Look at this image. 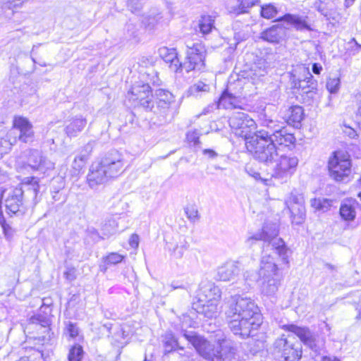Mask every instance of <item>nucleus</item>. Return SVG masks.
Segmentation results:
<instances>
[{
	"label": "nucleus",
	"instance_id": "obj_1",
	"mask_svg": "<svg viewBox=\"0 0 361 361\" xmlns=\"http://www.w3.org/2000/svg\"><path fill=\"white\" fill-rule=\"evenodd\" d=\"M222 307L231 331L243 338L249 337L262 323L257 305L249 298L231 295L225 298Z\"/></svg>",
	"mask_w": 361,
	"mask_h": 361
},
{
	"label": "nucleus",
	"instance_id": "obj_2",
	"mask_svg": "<svg viewBox=\"0 0 361 361\" xmlns=\"http://www.w3.org/2000/svg\"><path fill=\"white\" fill-rule=\"evenodd\" d=\"M245 281L250 286L249 282L262 279L260 290L267 296H274L277 293L283 276L279 273V269L270 255H263L261 259L260 268L257 274L247 271L244 273Z\"/></svg>",
	"mask_w": 361,
	"mask_h": 361
},
{
	"label": "nucleus",
	"instance_id": "obj_3",
	"mask_svg": "<svg viewBox=\"0 0 361 361\" xmlns=\"http://www.w3.org/2000/svg\"><path fill=\"white\" fill-rule=\"evenodd\" d=\"M279 226L276 223L266 222L261 231H258L247 237L245 244L251 247L256 241L262 240L267 243V246L271 245L272 249L281 258L282 263L288 265L289 264L290 250L287 247L282 238H278Z\"/></svg>",
	"mask_w": 361,
	"mask_h": 361
},
{
	"label": "nucleus",
	"instance_id": "obj_4",
	"mask_svg": "<svg viewBox=\"0 0 361 361\" xmlns=\"http://www.w3.org/2000/svg\"><path fill=\"white\" fill-rule=\"evenodd\" d=\"M259 122L262 128L251 137L274 140L279 142V146L288 147L295 142L293 135L288 133L278 121L269 118L266 114H261Z\"/></svg>",
	"mask_w": 361,
	"mask_h": 361
},
{
	"label": "nucleus",
	"instance_id": "obj_5",
	"mask_svg": "<svg viewBox=\"0 0 361 361\" xmlns=\"http://www.w3.org/2000/svg\"><path fill=\"white\" fill-rule=\"evenodd\" d=\"M245 145L254 158L267 166L273 164L279 158L280 146L274 140L250 137Z\"/></svg>",
	"mask_w": 361,
	"mask_h": 361
},
{
	"label": "nucleus",
	"instance_id": "obj_6",
	"mask_svg": "<svg viewBox=\"0 0 361 361\" xmlns=\"http://www.w3.org/2000/svg\"><path fill=\"white\" fill-rule=\"evenodd\" d=\"M183 336L205 360L209 361H221L219 342L215 346L202 337L197 336L193 331L187 332L185 331Z\"/></svg>",
	"mask_w": 361,
	"mask_h": 361
},
{
	"label": "nucleus",
	"instance_id": "obj_7",
	"mask_svg": "<svg viewBox=\"0 0 361 361\" xmlns=\"http://www.w3.org/2000/svg\"><path fill=\"white\" fill-rule=\"evenodd\" d=\"M186 47V60L182 63L181 69H185L188 73L193 70L200 71L204 68L206 56L204 46L200 42L188 41Z\"/></svg>",
	"mask_w": 361,
	"mask_h": 361
},
{
	"label": "nucleus",
	"instance_id": "obj_8",
	"mask_svg": "<svg viewBox=\"0 0 361 361\" xmlns=\"http://www.w3.org/2000/svg\"><path fill=\"white\" fill-rule=\"evenodd\" d=\"M298 161V157L293 155H279L272 177L281 183H286L296 171Z\"/></svg>",
	"mask_w": 361,
	"mask_h": 361
},
{
	"label": "nucleus",
	"instance_id": "obj_9",
	"mask_svg": "<svg viewBox=\"0 0 361 361\" xmlns=\"http://www.w3.org/2000/svg\"><path fill=\"white\" fill-rule=\"evenodd\" d=\"M229 126L232 132L238 137H244L246 141L251 131L255 129L256 123L248 114L238 111L233 113L229 118Z\"/></svg>",
	"mask_w": 361,
	"mask_h": 361
},
{
	"label": "nucleus",
	"instance_id": "obj_10",
	"mask_svg": "<svg viewBox=\"0 0 361 361\" xmlns=\"http://www.w3.org/2000/svg\"><path fill=\"white\" fill-rule=\"evenodd\" d=\"M328 168L330 176L336 181L345 180L351 173L350 161L337 152L329 158Z\"/></svg>",
	"mask_w": 361,
	"mask_h": 361
},
{
	"label": "nucleus",
	"instance_id": "obj_11",
	"mask_svg": "<svg viewBox=\"0 0 361 361\" xmlns=\"http://www.w3.org/2000/svg\"><path fill=\"white\" fill-rule=\"evenodd\" d=\"M99 162L111 179L118 177L125 170L123 155L116 149L106 153Z\"/></svg>",
	"mask_w": 361,
	"mask_h": 361
},
{
	"label": "nucleus",
	"instance_id": "obj_12",
	"mask_svg": "<svg viewBox=\"0 0 361 361\" xmlns=\"http://www.w3.org/2000/svg\"><path fill=\"white\" fill-rule=\"evenodd\" d=\"M243 88H235V84H229L222 92L218 103V108L225 109H243Z\"/></svg>",
	"mask_w": 361,
	"mask_h": 361
},
{
	"label": "nucleus",
	"instance_id": "obj_13",
	"mask_svg": "<svg viewBox=\"0 0 361 361\" xmlns=\"http://www.w3.org/2000/svg\"><path fill=\"white\" fill-rule=\"evenodd\" d=\"M130 100L137 102V105H140L146 111H152L154 106V102L149 84L134 85L128 92Z\"/></svg>",
	"mask_w": 361,
	"mask_h": 361
},
{
	"label": "nucleus",
	"instance_id": "obj_14",
	"mask_svg": "<svg viewBox=\"0 0 361 361\" xmlns=\"http://www.w3.org/2000/svg\"><path fill=\"white\" fill-rule=\"evenodd\" d=\"M283 328L296 335L305 345L312 350L317 351L319 348L318 336L312 332L309 328L298 326L295 324L285 325Z\"/></svg>",
	"mask_w": 361,
	"mask_h": 361
},
{
	"label": "nucleus",
	"instance_id": "obj_15",
	"mask_svg": "<svg viewBox=\"0 0 361 361\" xmlns=\"http://www.w3.org/2000/svg\"><path fill=\"white\" fill-rule=\"evenodd\" d=\"M16 134H18V139L23 142H27L32 140L34 135L32 126L26 118L15 117L13 129L11 130L8 135L11 136V135H16Z\"/></svg>",
	"mask_w": 361,
	"mask_h": 361
},
{
	"label": "nucleus",
	"instance_id": "obj_16",
	"mask_svg": "<svg viewBox=\"0 0 361 361\" xmlns=\"http://www.w3.org/2000/svg\"><path fill=\"white\" fill-rule=\"evenodd\" d=\"M110 179L100 162L92 164L87 176V182L90 188L97 189L99 185L105 184Z\"/></svg>",
	"mask_w": 361,
	"mask_h": 361
},
{
	"label": "nucleus",
	"instance_id": "obj_17",
	"mask_svg": "<svg viewBox=\"0 0 361 361\" xmlns=\"http://www.w3.org/2000/svg\"><path fill=\"white\" fill-rule=\"evenodd\" d=\"M221 295V293L219 288L214 283L210 281L202 282L197 293V302H219Z\"/></svg>",
	"mask_w": 361,
	"mask_h": 361
},
{
	"label": "nucleus",
	"instance_id": "obj_18",
	"mask_svg": "<svg viewBox=\"0 0 361 361\" xmlns=\"http://www.w3.org/2000/svg\"><path fill=\"white\" fill-rule=\"evenodd\" d=\"M240 269L237 262L229 261L217 269L216 279L222 281L234 282L239 276Z\"/></svg>",
	"mask_w": 361,
	"mask_h": 361
},
{
	"label": "nucleus",
	"instance_id": "obj_19",
	"mask_svg": "<svg viewBox=\"0 0 361 361\" xmlns=\"http://www.w3.org/2000/svg\"><path fill=\"white\" fill-rule=\"evenodd\" d=\"M27 164L32 169L40 171L43 173L54 167V164L43 157L41 152L37 149L30 151Z\"/></svg>",
	"mask_w": 361,
	"mask_h": 361
},
{
	"label": "nucleus",
	"instance_id": "obj_20",
	"mask_svg": "<svg viewBox=\"0 0 361 361\" xmlns=\"http://www.w3.org/2000/svg\"><path fill=\"white\" fill-rule=\"evenodd\" d=\"M306 19L307 17L286 13L274 20V22L283 23L287 25H293L295 30L299 31L311 30L310 25L307 23Z\"/></svg>",
	"mask_w": 361,
	"mask_h": 361
},
{
	"label": "nucleus",
	"instance_id": "obj_21",
	"mask_svg": "<svg viewBox=\"0 0 361 361\" xmlns=\"http://www.w3.org/2000/svg\"><path fill=\"white\" fill-rule=\"evenodd\" d=\"M23 191L21 189L15 188L12 194L6 200V207L8 213L13 214H23Z\"/></svg>",
	"mask_w": 361,
	"mask_h": 361
},
{
	"label": "nucleus",
	"instance_id": "obj_22",
	"mask_svg": "<svg viewBox=\"0 0 361 361\" xmlns=\"http://www.w3.org/2000/svg\"><path fill=\"white\" fill-rule=\"evenodd\" d=\"M160 56L168 64L169 68L173 72L181 69L182 63L179 61L178 54L175 49L164 47L159 49Z\"/></svg>",
	"mask_w": 361,
	"mask_h": 361
},
{
	"label": "nucleus",
	"instance_id": "obj_23",
	"mask_svg": "<svg viewBox=\"0 0 361 361\" xmlns=\"http://www.w3.org/2000/svg\"><path fill=\"white\" fill-rule=\"evenodd\" d=\"M188 247L189 243L183 235H178L174 242L167 243V249L176 259H181Z\"/></svg>",
	"mask_w": 361,
	"mask_h": 361
},
{
	"label": "nucleus",
	"instance_id": "obj_24",
	"mask_svg": "<svg viewBox=\"0 0 361 361\" xmlns=\"http://www.w3.org/2000/svg\"><path fill=\"white\" fill-rule=\"evenodd\" d=\"M193 308L199 314L209 319L216 318L219 313V302H197L193 304Z\"/></svg>",
	"mask_w": 361,
	"mask_h": 361
},
{
	"label": "nucleus",
	"instance_id": "obj_25",
	"mask_svg": "<svg viewBox=\"0 0 361 361\" xmlns=\"http://www.w3.org/2000/svg\"><path fill=\"white\" fill-rule=\"evenodd\" d=\"M86 125V118H83L82 116H76L68 121L65 128V132L68 137H76L82 131Z\"/></svg>",
	"mask_w": 361,
	"mask_h": 361
},
{
	"label": "nucleus",
	"instance_id": "obj_26",
	"mask_svg": "<svg viewBox=\"0 0 361 361\" xmlns=\"http://www.w3.org/2000/svg\"><path fill=\"white\" fill-rule=\"evenodd\" d=\"M304 111L302 106L295 105L290 106L284 115V118L289 125H292L295 128L300 126V123L303 119Z\"/></svg>",
	"mask_w": 361,
	"mask_h": 361
},
{
	"label": "nucleus",
	"instance_id": "obj_27",
	"mask_svg": "<svg viewBox=\"0 0 361 361\" xmlns=\"http://www.w3.org/2000/svg\"><path fill=\"white\" fill-rule=\"evenodd\" d=\"M298 70L300 73H302V74H306V79H307V85L305 86H302V92L301 94H306L309 97H312L317 90V81L314 79L312 75L309 71V68L305 66L304 65H299Z\"/></svg>",
	"mask_w": 361,
	"mask_h": 361
},
{
	"label": "nucleus",
	"instance_id": "obj_28",
	"mask_svg": "<svg viewBox=\"0 0 361 361\" xmlns=\"http://www.w3.org/2000/svg\"><path fill=\"white\" fill-rule=\"evenodd\" d=\"M219 351H221V361H231L235 358L236 348L231 340H219Z\"/></svg>",
	"mask_w": 361,
	"mask_h": 361
},
{
	"label": "nucleus",
	"instance_id": "obj_29",
	"mask_svg": "<svg viewBox=\"0 0 361 361\" xmlns=\"http://www.w3.org/2000/svg\"><path fill=\"white\" fill-rule=\"evenodd\" d=\"M87 160V156L86 154H80L75 157L66 177H69L72 180H77Z\"/></svg>",
	"mask_w": 361,
	"mask_h": 361
},
{
	"label": "nucleus",
	"instance_id": "obj_30",
	"mask_svg": "<svg viewBox=\"0 0 361 361\" xmlns=\"http://www.w3.org/2000/svg\"><path fill=\"white\" fill-rule=\"evenodd\" d=\"M302 357V350L299 346L290 341L289 347L283 353V357H279L276 360L279 361H299Z\"/></svg>",
	"mask_w": 361,
	"mask_h": 361
},
{
	"label": "nucleus",
	"instance_id": "obj_31",
	"mask_svg": "<svg viewBox=\"0 0 361 361\" xmlns=\"http://www.w3.org/2000/svg\"><path fill=\"white\" fill-rule=\"evenodd\" d=\"M290 341L286 335H282L276 338L271 347V353L276 359L279 357H283V353L286 350V348L289 347Z\"/></svg>",
	"mask_w": 361,
	"mask_h": 361
},
{
	"label": "nucleus",
	"instance_id": "obj_32",
	"mask_svg": "<svg viewBox=\"0 0 361 361\" xmlns=\"http://www.w3.org/2000/svg\"><path fill=\"white\" fill-rule=\"evenodd\" d=\"M27 0H1V9L6 18H11L15 9L20 8Z\"/></svg>",
	"mask_w": 361,
	"mask_h": 361
},
{
	"label": "nucleus",
	"instance_id": "obj_33",
	"mask_svg": "<svg viewBox=\"0 0 361 361\" xmlns=\"http://www.w3.org/2000/svg\"><path fill=\"white\" fill-rule=\"evenodd\" d=\"M281 27L279 25H273L261 33L260 38L271 43H278L281 39Z\"/></svg>",
	"mask_w": 361,
	"mask_h": 361
},
{
	"label": "nucleus",
	"instance_id": "obj_34",
	"mask_svg": "<svg viewBox=\"0 0 361 361\" xmlns=\"http://www.w3.org/2000/svg\"><path fill=\"white\" fill-rule=\"evenodd\" d=\"M210 91L209 85L202 80H199L191 85L187 90L186 94L188 97H200L204 94Z\"/></svg>",
	"mask_w": 361,
	"mask_h": 361
},
{
	"label": "nucleus",
	"instance_id": "obj_35",
	"mask_svg": "<svg viewBox=\"0 0 361 361\" xmlns=\"http://www.w3.org/2000/svg\"><path fill=\"white\" fill-rule=\"evenodd\" d=\"M20 189L23 191V193H30V196L35 199L39 190L38 179L35 177L26 178Z\"/></svg>",
	"mask_w": 361,
	"mask_h": 361
},
{
	"label": "nucleus",
	"instance_id": "obj_36",
	"mask_svg": "<svg viewBox=\"0 0 361 361\" xmlns=\"http://www.w3.org/2000/svg\"><path fill=\"white\" fill-rule=\"evenodd\" d=\"M355 202L350 201L344 202L341 204L340 207V215L341 218L345 221H353L356 216Z\"/></svg>",
	"mask_w": 361,
	"mask_h": 361
},
{
	"label": "nucleus",
	"instance_id": "obj_37",
	"mask_svg": "<svg viewBox=\"0 0 361 361\" xmlns=\"http://www.w3.org/2000/svg\"><path fill=\"white\" fill-rule=\"evenodd\" d=\"M307 79H306V74H302V73H300L298 70V66L295 68L291 73L290 76V84L291 88L300 90L302 92V86H305L307 85ZM302 92H300L301 94Z\"/></svg>",
	"mask_w": 361,
	"mask_h": 361
},
{
	"label": "nucleus",
	"instance_id": "obj_38",
	"mask_svg": "<svg viewBox=\"0 0 361 361\" xmlns=\"http://www.w3.org/2000/svg\"><path fill=\"white\" fill-rule=\"evenodd\" d=\"M292 219V223L296 225L302 224L305 219V206H297L288 207Z\"/></svg>",
	"mask_w": 361,
	"mask_h": 361
},
{
	"label": "nucleus",
	"instance_id": "obj_39",
	"mask_svg": "<svg viewBox=\"0 0 361 361\" xmlns=\"http://www.w3.org/2000/svg\"><path fill=\"white\" fill-rule=\"evenodd\" d=\"M3 197V191L0 190V226L2 228L5 238L10 240L14 234V230L12 227L6 222L5 217L4 216L1 212V200Z\"/></svg>",
	"mask_w": 361,
	"mask_h": 361
},
{
	"label": "nucleus",
	"instance_id": "obj_40",
	"mask_svg": "<svg viewBox=\"0 0 361 361\" xmlns=\"http://www.w3.org/2000/svg\"><path fill=\"white\" fill-rule=\"evenodd\" d=\"M156 95L159 99L158 105L164 109L169 107V105L173 101V94L165 90L159 89L157 90Z\"/></svg>",
	"mask_w": 361,
	"mask_h": 361
},
{
	"label": "nucleus",
	"instance_id": "obj_41",
	"mask_svg": "<svg viewBox=\"0 0 361 361\" xmlns=\"http://www.w3.org/2000/svg\"><path fill=\"white\" fill-rule=\"evenodd\" d=\"M164 353H169L176 348L183 350V348L179 346L178 342L171 333L166 334L164 340Z\"/></svg>",
	"mask_w": 361,
	"mask_h": 361
},
{
	"label": "nucleus",
	"instance_id": "obj_42",
	"mask_svg": "<svg viewBox=\"0 0 361 361\" xmlns=\"http://www.w3.org/2000/svg\"><path fill=\"white\" fill-rule=\"evenodd\" d=\"M332 201L326 198H314L311 200V207L316 211L325 212L331 207Z\"/></svg>",
	"mask_w": 361,
	"mask_h": 361
},
{
	"label": "nucleus",
	"instance_id": "obj_43",
	"mask_svg": "<svg viewBox=\"0 0 361 361\" xmlns=\"http://www.w3.org/2000/svg\"><path fill=\"white\" fill-rule=\"evenodd\" d=\"M199 27L200 32L204 34L209 33L214 27V20L210 16H202L200 20Z\"/></svg>",
	"mask_w": 361,
	"mask_h": 361
},
{
	"label": "nucleus",
	"instance_id": "obj_44",
	"mask_svg": "<svg viewBox=\"0 0 361 361\" xmlns=\"http://www.w3.org/2000/svg\"><path fill=\"white\" fill-rule=\"evenodd\" d=\"M277 8L273 4H268L261 6V16L266 19H272L275 18L278 13Z\"/></svg>",
	"mask_w": 361,
	"mask_h": 361
},
{
	"label": "nucleus",
	"instance_id": "obj_45",
	"mask_svg": "<svg viewBox=\"0 0 361 361\" xmlns=\"http://www.w3.org/2000/svg\"><path fill=\"white\" fill-rule=\"evenodd\" d=\"M84 355L82 346L75 345L72 346L68 355V361H81Z\"/></svg>",
	"mask_w": 361,
	"mask_h": 361
},
{
	"label": "nucleus",
	"instance_id": "obj_46",
	"mask_svg": "<svg viewBox=\"0 0 361 361\" xmlns=\"http://www.w3.org/2000/svg\"><path fill=\"white\" fill-rule=\"evenodd\" d=\"M102 231L103 235H104L105 238H108L109 236L116 233L117 223L114 219H109L103 225Z\"/></svg>",
	"mask_w": 361,
	"mask_h": 361
},
{
	"label": "nucleus",
	"instance_id": "obj_47",
	"mask_svg": "<svg viewBox=\"0 0 361 361\" xmlns=\"http://www.w3.org/2000/svg\"><path fill=\"white\" fill-rule=\"evenodd\" d=\"M241 0H226V8L229 13L234 14L243 13Z\"/></svg>",
	"mask_w": 361,
	"mask_h": 361
},
{
	"label": "nucleus",
	"instance_id": "obj_48",
	"mask_svg": "<svg viewBox=\"0 0 361 361\" xmlns=\"http://www.w3.org/2000/svg\"><path fill=\"white\" fill-rule=\"evenodd\" d=\"M341 85V80L338 78H329L327 80L326 87L330 94H336Z\"/></svg>",
	"mask_w": 361,
	"mask_h": 361
},
{
	"label": "nucleus",
	"instance_id": "obj_49",
	"mask_svg": "<svg viewBox=\"0 0 361 361\" xmlns=\"http://www.w3.org/2000/svg\"><path fill=\"white\" fill-rule=\"evenodd\" d=\"M286 204L288 207L304 206L303 197L300 194L291 192L289 199L286 201Z\"/></svg>",
	"mask_w": 361,
	"mask_h": 361
},
{
	"label": "nucleus",
	"instance_id": "obj_50",
	"mask_svg": "<svg viewBox=\"0 0 361 361\" xmlns=\"http://www.w3.org/2000/svg\"><path fill=\"white\" fill-rule=\"evenodd\" d=\"M66 332L72 338H76L79 334V328L76 324L71 322H68L66 324Z\"/></svg>",
	"mask_w": 361,
	"mask_h": 361
},
{
	"label": "nucleus",
	"instance_id": "obj_51",
	"mask_svg": "<svg viewBox=\"0 0 361 361\" xmlns=\"http://www.w3.org/2000/svg\"><path fill=\"white\" fill-rule=\"evenodd\" d=\"M123 257L116 252H111L107 255L104 259V262L107 264H116L121 262Z\"/></svg>",
	"mask_w": 361,
	"mask_h": 361
},
{
	"label": "nucleus",
	"instance_id": "obj_52",
	"mask_svg": "<svg viewBox=\"0 0 361 361\" xmlns=\"http://www.w3.org/2000/svg\"><path fill=\"white\" fill-rule=\"evenodd\" d=\"M161 16L159 13H157L154 16H149L147 18H145V24L146 27H147L149 29H152L154 27L155 25H157L159 21L161 19Z\"/></svg>",
	"mask_w": 361,
	"mask_h": 361
},
{
	"label": "nucleus",
	"instance_id": "obj_53",
	"mask_svg": "<svg viewBox=\"0 0 361 361\" xmlns=\"http://www.w3.org/2000/svg\"><path fill=\"white\" fill-rule=\"evenodd\" d=\"M200 133L197 130H193L191 131H189L186 137L189 142L193 143L195 146L198 145L200 142Z\"/></svg>",
	"mask_w": 361,
	"mask_h": 361
},
{
	"label": "nucleus",
	"instance_id": "obj_54",
	"mask_svg": "<svg viewBox=\"0 0 361 361\" xmlns=\"http://www.w3.org/2000/svg\"><path fill=\"white\" fill-rule=\"evenodd\" d=\"M143 4V0H128V7L133 12L140 11Z\"/></svg>",
	"mask_w": 361,
	"mask_h": 361
},
{
	"label": "nucleus",
	"instance_id": "obj_55",
	"mask_svg": "<svg viewBox=\"0 0 361 361\" xmlns=\"http://www.w3.org/2000/svg\"><path fill=\"white\" fill-rule=\"evenodd\" d=\"M32 324H39L42 327L46 328L49 326V321L41 315L33 316L30 318Z\"/></svg>",
	"mask_w": 361,
	"mask_h": 361
},
{
	"label": "nucleus",
	"instance_id": "obj_56",
	"mask_svg": "<svg viewBox=\"0 0 361 361\" xmlns=\"http://www.w3.org/2000/svg\"><path fill=\"white\" fill-rule=\"evenodd\" d=\"M185 212L190 221H195L198 219V211L194 207H187L185 209Z\"/></svg>",
	"mask_w": 361,
	"mask_h": 361
},
{
	"label": "nucleus",
	"instance_id": "obj_57",
	"mask_svg": "<svg viewBox=\"0 0 361 361\" xmlns=\"http://www.w3.org/2000/svg\"><path fill=\"white\" fill-rule=\"evenodd\" d=\"M11 142L6 139H0V155L8 153L11 148Z\"/></svg>",
	"mask_w": 361,
	"mask_h": 361
},
{
	"label": "nucleus",
	"instance_id": "obj_58",
	"mask_svg": "<svg viewBox=\"0 0 361 361\" xmlns=\"http://www.w3.org/2000/svg\"><path fill=\"white\" fill-rule=\"evenodd\" d=\"M242 1V7L243 10V13L247 12V9L255 5H256L259 0H241Z\"/></svg>",
	"mask_w": 361,
	"mask_h": 361
},
{
	"label": "nucleus",
	"instance_id": "obj_59",
	"mask_svg": "<svg viewBox=\"0 0 361 361\" xmlns=\"http://www.w3.org/2000/svg\"><path fill=\"white\" fill-rule=\"evenodd\" d=\"M129 244L133 248L137 247L139 245L138 235L136 234H133L129 239Z\"/></svg>",
	"mask_w": 361,
	"mask_h": 361
},
{
	"label": "nucleus",
	"instance_id": "obj_60",
	"mask_svg": "<svg viewBox=\"0 0 361 361\" xmlns=\"http://www.w3.org/2000/svg\"><path fill=\"white\" fill-rule=\"evenodd\" d=\"M88 233L90 235L91 238H93L94 240H97V238L98 239L105 238L104 235L100 236L98 231L94 228H88Z\"/></svg>",
	"mask_w": 361,
	"mask_h": 361
},
{
	"label": "nucleus",
	"instance_id": "obj_61",
	"mask_svg": "<svg viewBox=\"0 0 361 361\" xmlns=\"http://www.w3.org/2000/svg\"><path fill=\"white\" fill-rule=\"evenodd\" d=\"M202 153L209 159H215L218 156V154L211 149H205L202 151Z\"/></svg>",
	"mask_w": 361,
	"mask_h": 361
},
{
	"label": "nucleus",
	"instance_id": "obj_62",
	"mask_svg": "<svg viewBox=\"0 0 361 361\" xmlns=\"http://www.w3.org/2000/svg\"><path fill=\"white\" fill-rule=\"evenodd\" d=\"M171 287L172 290L186 289L187 288L186 285H185L183 283L180 282V281H173L171 283Z\"/></svg>",
	"mask_w": 361,
	"mask_h": 361
},
{
	"label": "nucleus",
	"instance_id": "obj_63",
	"mask_svg": "<svg viewBox=\"0 0 361 361\" xmlns=\"http://www.w3.org/2000/svg\"><path fill=\"white\" fill-rule=\"evenodd\" d=\"M322 69H323L322 66L320 63H314L312 64V70L314 74H316V75L320 74Z\"/></svg>",
	"mask_w": 361,
	"mask_h": 361
},
{
	"label": "nucleus",
	"instance_id": "obj_64",
	"mask_svg": "<svg viewBox=\"0 0 361 361\" xmlns=\"http://www.w3.org/2000/svg\"><path fill=\"white\" fill-rule=\"evenodd\" d=\"M357 112L361 115V94L357 96Z\"/></svg>",
	"mask_w": 361,
	"mask_h": 361
}]
</instances>
